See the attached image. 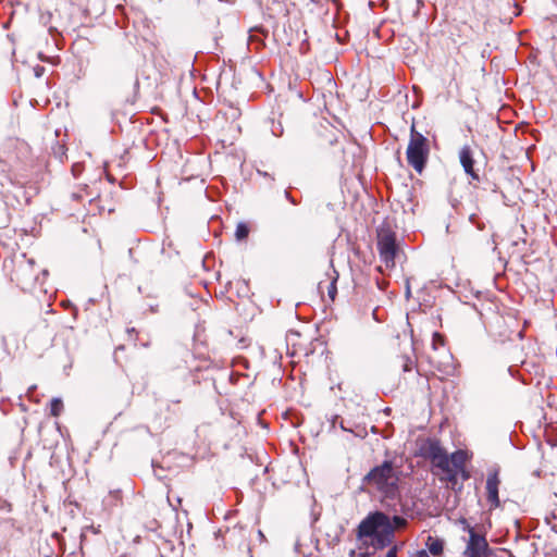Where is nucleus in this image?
Segmentation results:
<instances>
[{
    "instance_id": "obj_1",
    "label": "nucleus",
    "mask_w": 557,
    "mask_h": 557,
    "mask_svg": "<svg viewBox=\"0 0 557 557\" xmlns=\"http://www.w3.org/2000/svg\"><path fill=\"white\" fill-rule=\"evenodd\" d=\"M407 520L400 516L389 517L381 511H375L366 517L358 525V539H370V544L375 549L388 546L394 539L395 529H403Z\"/></svg>"
},
{
    "instance_id": "obj_2",
    "label": "nucleus",
    "mask_w": 557,
    "mask_h": 557,
    "mask_svg": "<svg viewBox=\"0 0 557 557\" xmlns=\"http://www.w3.org/2000/svg\"><path fill=\"white\" fill-rule=\"evenodd\" d=\"M362 486L377 492L384 498L395 499L399 495V475L393 461L384 460L372 468L363 476Z\"/></svg>"
},
{
    "instance_id": "obj_3",
    "label": "nucleus",
    "mask_w": 557,
    "mask_h": 557,
    "mask_svg": "<svg viewBox=\"0 0 557 557\" xmlns=\"http://www.w3.org/2000/svg\"><path fill=\"white\" fill-rule=\"evenodd\" d=\"M429 156L428 139L411 126V137L407 148V161L418 172L421 173L425 166Z\"/></svg>"
},
{
    "instance_id": "obj_4",
    "label": "nucleus",
    "mask_w": 557,
    "mask_h": 557,
    "mask_svg": "<svg viewBox=\"0 0 557 557\" xmlns=\"http://www.w3.org/2000/svg\"><path fill=\"white\" fill-rule=\"evenodd\" d=\"M377 249L381 261L387 269H393L401 251L397 244L396 234L389 228L377 231Z\"/></svg>"
},
{
    "instance_id": "obj_5",
    "label": "nucleus",
    "mask_w": 557,
    "mask_h": 557,
    "mask_svg": "<svg viewBox=\"0 0 557 557\" xmlns=\"http://www.w3.org/2000/svg\"><path fill=\"white\" fill-rule=\"evenodd\" d=\"M419 453L425 459L431 460L434 468L440 471H449L447 453L434 438H426L419 447Z\"/></svg>"
},
{
    "instance_id": "obj_6",
    "label": "nucleus",
    "mask_w": 557,
    "mask_h": 557,
    "mask_svg": "<svg viewBox=\"0 0 557 557\" xmlns=\"http://www.w3.org/2000/svg\"><path fill=\"white\" fill-rule=\"evenodd\" d=\"M447 462L449 471H441L444 476L441 480H445L451 486L458 483V475H462V480L469 479V473L466 471L465 466L467 462V454L463 450H456L450 456L447 455Z\"/></svg>"
},
{
    "instance_id": "obj_7",
    "label": "nucleus",
    "mask_w": 557,
    "mask_h": 557,
    "mask_svg": "<svg viewBox=\"0 0 557 557\" xmlns=\"http://www.w3.org/2000/svg\"><path fill=\"white\" fill-rule=\"evenodd\" d=\"M499 485V470L497 468H494L488 471L485 484L486 499L487 503L490 504L491 510L500 507V500L498 496Z\"/></svg>"
},
{
    "instance_id": "obj_8",
    "label": "nucleus",
    "mask_w": 557,
    "mask_h": 557,
    "mask_svg": "<svg viewBox=\"0 0 557 557\" xmlns=\"http://www.w3.org/2000/svg\"><path fill=\"white\" fill-rule=\"evenodd\" d=\"M469 542L466 554L469 557H486L488 544L484 536L478 534L473 529L469 530Z\"/></svg>"
},
{
    "instance_id": "obj_9",
    "label": "nucleus",
    "mask_w": 557,
    "mask_h": 557,
    "mask_svg": "<svg viewBox=\"0 0 557 557\" xmlns=\"http://www.w3.org/2000/svg\"><path fill=\"white\" fill-rule=\"evenodd\" d=\"M460 163L465 172L470 175L473 180H479L478 173L474 171V160L471 148L463 146L459 152Z\"/></svg>"
},
{
    "instance_id": "obj_10",
    "label": "nucleus",
    "mask_w": 557,
    "mask_h": 557,
    "mask_svg": "<svg viewBox=\"0 0 557 557\" xmlns=\"http://www.w3.org/2000/svg\"><path fill=\"white\" fill-rule=\"evenodd\" d=\"M331 268H332L333 274L330 275V282L327 284H325L322 281L319 282L318 290L320 294H323L324 289H326L327 296H329L330 300L333 302L337 295L336 283H337V278H338V273L336 272V270L333 268L332 264H331Z\"/></svg>"
},
{
    "instance_id": "obj_11",
    "label": "nucleus",
    "mask_w": 557,
    "mask_h": 557,
    "mask_svg": "<svg viewBox=\"0 0 557 557\" xmlns=\"http://www.w3.org/2000/svg\"><path fill=\"white\" fill-rule=\"evenodd\" d=\"M425 546L430 554L433 556H441L444 550V542L438 537L429 535L426 539Z\"/></svg>"
},
{
    "instance_id": "obj_12",
    "label": "nucleus",
    "mask_w": 557,
    "mask_h": 557,
    "mask_svg": "<svg viewBox=\"0 0 557 557\" xmlns=\"http://www.w3.org/2000/svg\"><path fill=\"white\" fill-rule=\"evenodd\" d=\"M432 348L435 351L442 349V352L445 355V358L447 359V361L445 363H448V361L451 360V358H453L451 355L445 349L444 337L438 332L433 333Z\"/></svg>"
},
{
    "instance_id": "obj_13",
    "label": "nucleus",
    "mask_w": 557,
    "mask_h": 557,
    "mask_svg": "<svg viewBox=\"0 0 557 557\" xmlns=\"http://www.w3.org/2000/svg\"><path fill=\"white\" fill-rule=\"evenodd\" d=\"M321 115L322 120L334 129H337V126L334 123L342 125L338 117L334 114H331L327 106L323 107V109L321 110Z\"/></svg>"
},
{
    "instance_id": "obj_14",
    "label": "nucleus",
    "mask_w": 557,
    "mask_h": 557,
    "mask_svg": "<svg viewBox=\"0 0 557 557\" xmlns=\"http://www.w3.org/2000/svg\"><path fill=\"white\" fill-rule=\"evenodd\" d=\"M249 227L246 223L240 222L236 226L235 237L238 242H242L248 237Z\"/></svg>"
},
{
    "instance_id": "obj_15",
    "label": "nucleus",
    "mask_w": 557,
    "mask_h": 557,
    "mask_svg": "<svg viewBox=\"0 0 557 557\" xmlns=\"http://www.w3.org/2000/svg\"><path fill=\"white\" fill-rule=\"evenodd\" d=\"M63 409V403L60 398H53L50 403V413L53 417L60 416Z\"/></svg>"
},
{
    "instance_id": "obj_16",
    "label": "nucleus",
    "mask_w": 557,
    "mask_h": 557,
    "mask_svg": "<svg viewBox=\"0 0 557 557\" xmlns=\"http://www.w3.org/2000/svg\"><path fill=\"white\" fill-rule=\"evenodd\" d=\"M416 368V361L408 357V356H403L401 357V369H403V372H411L413 369Z\"/></svg>"
},
{
    "instance_id": "obj_17",
    "label": "nucleus",
    "mask_w": 557,
    "mask_h": 557,
    "mask_svg": "<svg viewBox=\"0 0 557 557\" xmlns=\"http://www.w3.org/2000/svg\"><path fill=\"white\" fill-rule=\"evenodd\" d=\"M65 151H66V149L63 145H58L57 147L53 148V154L60 161H62L63 158L65 157Z\"/></svg>"
},
{
    "instance_id": "obj_18",
    "label": "nucleus",
    "mask_w": 557,
    "mask_h": 557,
    "mask_svg": "<svg viewBox=\"0 0 557 557\" xmlns=\"http://www.w3.org/2000/svg\"><path fill=\"white\" fill-rule=\"evenodd\" d=\"M397 553H398V546L397 545H394L393 547H391L386 554L385 557H397Z\"/></svg>"
},
{
    "instance_id": "obj_19",
    "label": "nucleus",
    "mask_w": 557,
    "mask_h": 557,
    "mask_svg": "<svg viewBox=\"0 0 557 557\" xmlns=\"http://www.w3.org/2000/svg\"><path fill=\"white\" fill-rule=\"evenodd\" d=\"M411 557H430L425 549L417 550Z\"/></svg>"
},
{
    "instance_id": "obj_20",
    "label": "nucleus",
    "mask_w": 557,
    "mask_h": 557,
    "mask_svg": "<svg viewBox=\"0 0 557 557\" xmlns=\"http://www.w3.org/2000/svg\"><path fill=\"white\" fill-rule=\"evenodd\" d=\"M33 264H34V261H33V260H29V261H28V265H27L26 268H22V269L20 270V271L22 272V274H23V275H26V272H27L28 270H32Z\"/></svg>"
},
{
    "instance_id": "obj_21",
    "label": "nucleus",
    "mask_w": 557,
    "mask_h": 557,
    "mask_svg": "<svg viewBox=\"0 0 557 557\" xmlns=\"http://www.w3.org/2000/svg\"><path fill=\"white\" fill-rule=\"evenodd\" d=\"M72 172L74 174V176H77L78 173L81 172V165L78 163H75L73 166H72Z\"/></svg>"
},
{
    "instance_id": "obj_22",
    "label": "nucleus",
    "mask_w": 557,
    "mask_h": 557,
    "mask_svg": "<svg viewBox=\"0 0 557 557\" xmlns=\"http://www.w3.org/2000/svg\"><path fill=\"white\" fill-rule=\"evenodd\" d=\"M373 554L370 552L359 553L356 557H372Z\"/></svg>"
},
{
    "instance_id": "obj_23",
    "label": "nucleus",
    "mask_w": 557,
    "mask_h": 557,
    "mask_svg": "<svg viewBox=\"0 0 557 557\" xmlns=\"http://www.w3.org/2000/svg\"><path fill=\"white\" fill-rule=\"evenodd\" d=\"M111 495H112L115 499H119V498H120V495H121V492H120V491H113V492H111Z\"/></svg>"
},
{
    "instance_id": "obj_24",
    "label": "nucleus",
    "mask_w": 557,
    "mask_h": 557,
    "mask_svg": "<svg viewBox=\"0 0 557 557\" xmlns=\"http://www.w3.org/2000/svg\"><path fill=\"white\" fill-rule=\"evenodd\" d=\"M341 428L342 430L344 431H348V432H351V429L347 428L346 424H344V421L341 422Z\"/></svg>"
},
{
    "instance_id": "obj_25",
    "label": "nucleus",
    "mask_w": 557,
    "mask_h": 557,
    "mask_svg": "<svg viewBox=\"0 0 557 557\" xmlns=\"http://www.w3.org/2000/svg\"><path fill=\"white\" fill-rule=\"evenodd\" d=\"M285 197L290 200L293 203H296V201L290 197L288 191H285Z\"/></svg>"
},
{
    "instance_id": "obj_26",
    "label": "nucleus",
    "mask_w": 557,
    "mask_h": 557,
    "mask_svg": "<svg viewBox=\"0 0 557 557\" xmlns=\"http://www.w3.org/2000/svg\"><path fill=\"white\" fill-rule=\"evenodd\" d=\"M42 72H44V67H38L36 70V76H40L42 74Z\"/></svg>"
},
{
    "instance_id": "obj_27",
    "label": "nucleus",
    "mask_w": 557,
    "mask_h": 557,
    "mask_svg": "<svg viewBox=\"0 0 557 557\" xmlns=\"http://www.w3.org/2000/svg\"><path fill=\"white\" fill-rule=\"evenodd\" d=\"M181 108V111H180V114L182 116H184L186 114V110H185V107H180Z\"/></svg>"
},
{
    "instance_id": "obj_28",
    "label": "nucleus",
    "mask_w": 557,
    "mask_h": 557,
    "mask_svg": "<svg viewBox=\"0 0 557 557\" xmlns=\"http://www.w3.org/2000/svg\"><path fill=\"white\" fill-rule=\"evenodd\" d=\"M272 133H273L275 136H278V135L281 134V133H278V132L276 131V128H275L274 126L272 127Z\"/></svg>"
},
{
    "instance_id": "obj_29",
    "label": "nucleus",
    "mask_w": 557,
    "mask_h": 557,
    "mask_svg": "<svg viewBox=\"0 0 557 557\" xmlns=\"http://www.w3.org/2000/svg\"><path fill=\"white\" fill-rule=\"evenodd\" d=\"M159 111H160V107H153L152 112H156V113H157V112H159Z\"/></svg>"
},
{
    "instance_id": "obj_30",
    "label": "nucleus",
    "mask_w": 557,
    "mask_h": 557,
    "mask_svg": "<svg viewBox=\"0 0 557 557\" xmlns=\"http://www.w3.org/2000/svg\"><path fill=\"white\" fill-rule=\"evenodd\" d=\"M23 284L27 287L30 286V282H28L27 280L23 281Z\"/></svg>"
},
{
    "instance_id": "obj_31",
    "label": "nucleus",
    "mask_w": 557,
    "mask_h": 557,
    "mask_svg": "<svg viewBox=\"0 0 557 557\" xmlns=\"http://www.w3.org/2000/svg\"><path fill=\"white\" fill-rule=\"evenodd\" d=\"M336 140V137L333 135L332 138H330V143L333 144Z\"/></svg>"
},
{
    "instance_id": "obj_32",
    "label": "nucleus",
    "mask_w": 557,
    "mask_h": 557,
    "mask_svg": "<svg viewBox=\"0 0 557 557\" xmlns=\"http://www.w3.org/2000/svg\"><path fill=\"white\" fill-rule=\"evenodd\" d=\"M258 174H261V175H263V176H267V175H268L267 173H263V172H261V171H258Z\"/></svg>"
},
{
    "instance_id": "obj_33",
    "label": "nucleus",
    "mask_w": 557,
    "mask_h": 557,
    "mask_svg": "<svg viewBox=\"0 0 557 557\" xmlns=\"http://www.w3.org/2000/svg\"><path fill=\"white\" fill-rule=\"evenodd\" d=\"M32 280H33V281H38V280H39V277L36 275V276H34Z\"/></svg>"
},
{
    "instance_id": "obj_34",
    "label": "nucleus",
    "mask_w": 557,
    "mask_h": 557,
    "mask_svg": "<svg viewBox=\"0 0 557 557\" xmlns=\"http://www.w3.org/2000/svg\"><path fill=\"white\" fill-rule=\"evenodd\" d=\"M409 294H410V288H409V286H407V295H409Z\"/></svg>"
}]
</instances>
